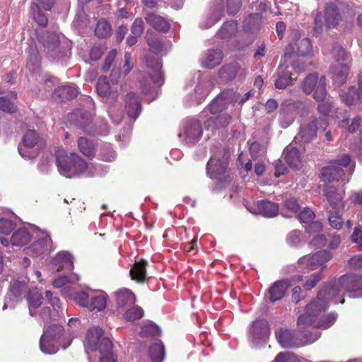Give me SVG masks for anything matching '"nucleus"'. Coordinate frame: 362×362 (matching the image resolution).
Instances as JSON below:
<instances>
[{"label":"nucleus","instance_id":"a18cd8bd","mask_svg":"<svg viewBox=\"0 0 362 362\" xmlns=\"http://www.w3.org/2000/svg\"><path fill=\"white\" fill-rule=\"evenodd\" d=\"M31 9L33 11V18L35 23L42 28L46 27L48 23V18L46 15L41 11L38 4L36 3H33L31 4Z\"/></svg>","mask_w":362,"mask_h":362},{"label":"nucleus","instance_id":"dca6fc26","mask_svg":"<svg viewBox=\"0 0 362 362\" xmlns=\"http://www.w3.org/2000/svg\"><path fill=\"white\" fill-rule=\"evenodd\" d=\"M317 130V119L311 117L308 124L302 126L300 129L299 136L301 141L308 143L316 137Z\"/></svg>","mask_w":362,"mask_h":362},{"label":"nucleus","instance_id":"f704fd0d","mask_svg":"<svg viewBox=\"0 0 362 362\" xmlns=\"http://www.w3.org/2000/svg\"><path fill=\"white\" fill-rule=\"evenodd\" d=\"M94 33L100 39L108 38L112 33L111 24L107 19L100 18L96 23Z\"/></svg>","mask_w":362,"mask_h":362},{"label":"nucleus","instance_id":"39448f33","mask_svg":"<svg viewBox=\"0 0 362 362\" xmlns=\"http://www.w3.org/2000/svg\"><path fill=\"white\" fill-rule=\"evenodd\" d=\"M341 13L349 17L355 16V11L346 3L341 1L328 2L325 5V23L327 28H337L342 20Z\"/></svg>","mask_w":362,"mask_h":362},{"label":"nucleus","instance_id":"c756f323","mask_svg":"<svg viewBox=\"0 0 362 362\" xmlns=\"http://www.w3.org/2000/svg\"><path fill=\"white\" fill-rule=\"evenodd\" d=\"M354 274H344L339 278L337 286L333 285L332 284H329L327 285H325V286H334L335 288H337L339 290V291H341V288L349 293H354V282L356 280L354 279Z\"/></svg>","mask_w":362,"mask_h":362},{"label":"nucleus","instance_id":"393cba45","mask_svg":"<svg viewBox=\"0 0 362 362\" xmlns=\"http://www.w3.org/2000/svg\"><path fill=\"white\" fill-rule=\"evenodd\" d=\"M78 125L85 134L90 136H95L99 134L93 122V117L89 112H86L81 114Z\"/></svg>","mask_w":362,"mask_h":362},{"label":"nucleus","instance_id":"de8ad7c7","mask_svg":"<svg viewBox=\"0 0 362 362\" xmlns=\"http://www.w3.org/2000/svg\"><path fill=\"white\" fill-rule=\"evenodd\" d=\"M231 117L228 114H223L208 119L209 125H214L216 128L226 127L230 122Z\"/></svg>","mask_w":362,"mask_h":362},{"label":"nucleus","instance_id":"9d476101","mask_svg":"<svg viewBox=\"0 0 362 362\" xmlns=\"http://www.w3.org/2000/svg\"><path fill=\"white\" fill-rule=\"evenodd\" d=\"M291 54L285 53L283 57V62H281L277 70L276 76L277 78L275 81V87L278 89H284L288 86L291 85L293 78H292V74L288 70L289 64L288 59H291Z\"/></svg>","mask_w":362,"mask_h":362},{"label":"nucleus","instance_id":"f3484780","mask_svg":"<svg viewBox=\"0 0 362 362\" xmlns=\"http://www.w3.org/2000/svg\"><path fill=\"white\" fill-rule=\"evenodd\" d=\"M269 324L267 320L260 319L253 322L250 328L249 335L252 340L262 339L269 333Z\"/></svg>","mask_w":362,"mask_h":362},{"label":"nucleus","instance_id":"423d86ee","mask_svg":"<svg viewBox=\"0 0 362 362\" xmlns=\"http://www.w3.org/2000/svg\"><path fill=\"white\" fill-rule=\"evenodd\" d=\"M37 39L47 57L56 59L61 56V40L57 33L47 30L37 33Z\"/></svg>","mask_w":362,"mask_h":362},{"label":"nucleus","instance_id":"5701e85b","mask_svg":"<svg viewBox=\"0 0 362 362\" xmlns=\"http://www.w3.org/2000/svg\"><path fill=\"white\" fill-rule=\"evenodd\" d=\"M258 213L264 217L272 218L278 214L279 204L268 200H261L257 204Z\"/></svg>","mask_w":362,"mask_h":362},{"label":"nucleus","instance_id":"4d7b16f0","mask_svg":"<svg viewBox=\"0 0 362 362\" xmlns=\"http://www.w3.org/2000/svg\"><path fill=\"white\" fill-rule=\"evenodd\" d=\"M296 107V102L292 99L285 100L281 105L280 114L284 117L289 116Z\"/></svg>","mask_w":362,"mask_h":362},{"label":"nucleus","instance_id":"3c124183","mask_svg":"<svg viewBox=\"0 0 362 362\" xmlns=\"http://www.w3.org/2000/svg\"><path fill=\"white\" fill-rule=\"evenodd\" d=\"M313 96L314 98L319 102L325 100L327 96L325 76H322L320 78Z\"/></svg>","mask_w":362,"mask_h":362},{"label":"nucleus","instance_id":"f03ea898","mask_svg":"<svg viewBox=\"0 0 362 362\" xmlns=\"http://www.w3.org/2000/svg\"><path fill=\"white\" fill-rule=\"evenodd\" d=\"M211 151L213 154L206 164L207 175L221 184L230 182L231 170L228 167L229 151L222 148L221 145L214 146Z\"/></svg>","mask_w":362,"mask_h":362},{"label":"nucleus","instance_id":"603ef678","mask_svg":"<svg viewBox=\"0 0 362 362\" xmlns=\"http://www.w3.org/2000/svg\"><path fill=\"white\" fill-rule=\"evenodd\" d=\"M110 85L106 76H100L96 84L98 93L103 97H106L110 93Z\"/></svg>","mask_w":362,"mask_h":362},{"label":"nucleus","instance_id":"2eb2a0df","mask_svg":"<svg viewBox=\"0 0 362 362\" xmlns=\"http://www.w3.org/2000/svg\"><path fill=\"white\" fill-rule=\"evenodd\" d=\"M78 151L85 157L93 159L96 156L97 141L85 136H80L77 140Z\"/></svg>","mask_w":362,"mask_h":362},{"label":"nucleus","instance_id":"b1692460","mask_svg":"<svg viewBox=\"0 0 362 362\" xmlns=\"http://www.w3.org/2000/svg\"><path fill=\"white\" fill-rule=\"evenodd\" d=\"M78 125L85 134L90 136H95L99 134L93 122V117L89 112H86L81 114Z\"/></svg>","mask_w":362,"mask_h":362},{"label":"nucleus","instance_id":"cd10ccee","mask_svg":"<svg viewBox=\"0 0 362 362\" xmlns=\"http://www.w3.org/2000/svg\"><path fill=\"white\" fill-rule=\"evenodd\" d=\"M223 59V54L221 49H209L203 61V66L206 68L213 69L219 65Z\"/></svg>","mask_w":362,"mask_h":362},{"label":"nucleus","instance_id":"8fccbe9b","mask_svg":"<svg viewBox=\"0 0 362 362\" xmlns=\"http://www.w3.org/2000/svg\"><path fill=\"white\" fill-rule=\"evenodd\" d=\"M144 315V310L140 306H134L127 310L123 315L125 321L132 322L141 319Z\"/></svg>","mask_w":362,"mask_h":362},{"label":"nucleus","instance_id":"6e6552de","mask_svg":"<svg viewBox=\"0 0 362 362\" xmlns=\"http://www.w3.org/2000/svg\"><path fill=\"white\" fill-rule=\"evenodd\" d=\"M103 330L99 327H92L87 333L88 346L92 350L98 349L100 354L112 352V343L107 337H103Z\"/></svg>","mask_w":362,"mask_h":362},{"label":"nucleus","instance_id":"412c9836","mask_svg":"<svg viewBox=\"0 0 362 362\" xmlns=\"http://www.w3.org/2000/svg\"><path fill=\"white\" fill-rule=\"evenodd\" d=\"M78 93L76 86H62L54 90V98L64 102L76 98Z\"/></svg>","mask_w":362,"mask_h":362},{"label":"nucleus","instance_id":"6e6d98bb","mask_svg":"<svg viewBox=\"0 0 362 362\" xmlns=\"http://www.w3.org/2000/svg\"><path fill=\"white\" fill-rule=\"evenodd\" d=\"M90 295L88 293L81 291L76 292L71 296V299L78 305L88 309Z\"/></svg>","mask_w":362,"mask_h":362},{"label":"nucleus","instance_id":"9b49d317","mask_svg":"<svg viewBox=\"0 0 362 362\" xmlns=\"http://www.w3.org/2000/svg\"><path fill=\"white\" fill-rule=\"evenodd\" d=\"M144 19L148 25L158 32L166 33L170 29L169 21L154 12H147Z\"/></svg>","mask_w":362,"mask_h":362},{"label":"nucleus","instance_id":"a211bd4d","mask_svg":"<svg viewBox=\"0 0 362 362\" xmlns=\"http://www.w3.org/2000/svg\"><path fill=\"white\" fill-rule=\"evenodd\" d=\"M148 262L144 259L135 262L129 271L131 279L138 283H144L146 281V267Z\"/></svg>","mask_w":362,"mask_h":362},{"label":"nucleus","instance_id":"774afa93","mask_svg":"<svg viewBox=\"0 0 362 362\" xmlns=\"http://www.w3.org/2000/svg\"><path fill=\"white\" fill-rule=\"evenodd\" d=\"M148 45L149 46L150 51L156 54H160L163 50L162 41L158 38L148 40Z\"/></svg>","mask_w":362,"mask_h":362},{"label":"nucleus","instance_id":"f257e3e1","mask_svg":"<svg viewBox=\"0 0 362 362\" xmlns=\"http://www.w3.org/2000/svg\"><path fill=\"white\" fill-rule=\"evenodd\" d=\"M339 296V290L334 286H324L317 293L316 299L305 306V313L301 314L297 320V326L299 328L312 327L317 329H327L337 320V314L330 313L320 318V313L326 310L328 301Z\"/></svg>","mask_w":362,"mask_h":362},{"label":"nucleus","instance_id":"aec40b11","mask_svg":"<svg viewBox=\"0 0 362 362\" xmlns=\"http://www.w3.org/2000/svg\"><path fill=\"white\" fill-rule=\"evenodd\" d=\"M284 158L288 165L293 169H299L302 165L300 153L295 147L288 146L284 150Z\"/></svg>","mask_w":362,"mask_h":362},{"label":"nucleus","instance_id":"0e129e2a","mask_svg":"<svg viewBox=\"0 0 362 362\" xmlns=\"http://www.w3.org/2000/svg\"><path fill=\"white\" fill-rule=\"evenodd\" d=\"M15 226V223L11 220L6 218L0 219V233L8 235L14 230Z\"/></svg>","mask_w":362,"mask_h":362},{"label":"nucleus","instance_id":"7c9ffc66","mask_svg":"<svg viewBox=\"0 0 362 362\" xmlns=\"http://www.w3.org/2000/svg\"><path fill=\"white\" fill-rule=\"evenodd\" d=\"M117 307L124 308L134 304L136 297L133 292L129 289L119 290L115 294Z\"/></svg>","mask_w":362,"mask_h":362},{"label":"nucleus","instance_id":"c03bdc74","mask_svg":"<svg viewBox=\"0 0 362 362\" xmlns=\"http://www.w3.org/2000/svg\"><path fill=\"white\" fill-rule=\"evenodd\" d=\"M149 356L153 362H161L165 356V349L163 344H154L148 350Z\"/></svg>","mask_w":362,"mask_h":362},{"label":"nucleus","instance_id":"e433bc0d","mask_svg":"<svg viewBox=\"0 0 362 362\" xmlns=\"http://www.w3.org/2000/svg\"><path fill=\"white\" fill-rule=\"evenodd\" d=\"M17 93L13 91L11 93V98L8 95L0 97V110L12 114L17 110V107L11 99L16 100L17 99Z\"/></svg>","mask_w":362,"mask_h":362},{"label":"nucleus","instance_id":"bb28decb","mask_svg":"<svg viewBox=\"0 0 362 362\" xmlns=\"http://www.w3.org/2000/svg\"><path fill=\"white\" fill-rule=\"evenodd\" d=\"M293 50L298 56L310 57L313 55L312 42L307 37L298 39L295 42Z\"/></svg>","mask_w":362,"mask_h":362},{"label":"nucleus","instance_id":"0eeeda50","mask_svg":"<svg viewBox=\"0 0 362 362\" xmlns=\"http://www.w3.org/2000/svg\"><path fill=\"white\" fill-rule=\"evenodd\" d=\"M332 258V254L328 250H321L313 255H305L300 257L298 261V267L301 269L315 270L321 268L325 269V263Z\"/></svg>","mask_w":362,"mask_h":362},{"label":"nucleus","instance_id":"09e8293b","mask_svg":"<svg viewBox=\"0 0 362 362\" xmlns=\"http://www.w3.org/2000/svg\"><path fill=\"white\" fill-rule=\"evenodd\" d=\"M240 95L233 89H226L217 96V101L223 100L228 105L230 103H235L239 99Z\"/></svg>","mask_w":362,"mask_h":362},{"label":"nucleus","instance_id":"7ed1b4c3","mask_svg":"<svg viewBox=\"0 0 362 362\" xmlns=\"http://www.w3.org/2000/svg\"><path fill=\"white\" fill-rule=\"evenodd\" d=\"M57 165L59 173L66 177L78 176L84 173L88 168V163L75 152L67 153L59 151L56 155Z\"/></svg>","mask_w":362,"mask_h":362},{"label":"nucleus","instance_id":"ea45409f","mask_svg":"<svg viewBox=\"0 0 362 362\" xmlns=\"http://www.w3.org/2000/svg\"><path fill=\"white\" fill-rule=\"evenodd\" d=\"M238 29L236 21H231L225 23L217 33V36L221 39H226L234 35Z\"/></svg>","mask_w":362,"mask_h":362},{"label":"nucleus","instance_id":"13d9d810","mask_svg":"<svg viewBox=\"0 0 362 362\" xmlns=\"http://www.w3.org/2000/svg\"><path fill=\"white\" fill-rule=\"evenodd\" d=\"M158 327L153 323L147 324L143 326L140 331V335L143 337H156L159 334Z\"/></svg>","mask_w":362,"mask_h":362},{"label":"nucleus","instance_id":"6ab92c4d","mask_svg":"<svg viewBox=\"0 0 362 362\" xmlns=\"http://www.w3.org/2000/svg\"><path fill=\"white\" fill-rule=\"evenodd\" d=\"M344 175V170L337 165L323 167L321 170L322 180L325 182L339 181Z\"/></svg>","mask_w":362,"mask_h":362},{"label":"nucleus","instance_id":"c9c22d12","mask_svg":"<svg viewBox=\"0 0 362 362\" xmlns=\"http://www.w3.org/2000/svg\"><path fill=\"white\" fill-rule=\"evenodd\" d=\"M341 100L349 106L361 103L358 90L355 86L350 87L346 91L340 93Z\"/></svg>","mask_w":362,"mask_h":362},{"label":"nucleus","instance_id":"052dcab7","mask_svg":"<svg viewBox=\"0 0 362 362\" xmlns=\"http://www.w3.org/2000/svg\"><path fill=\"white\" fill-rule=\"evenodd\" d=\"M341 212H337L334 211V212L329 211V225L334 229L339 230L342 227L343 221L341 218L339 214Z\"/></svg>","mask_w":362,"mask_h":362},{"label":"nucleus","instance_id":"bf43d9fd","mask_svg":"<svg viewBox=\"0 0 362 362\" xmlns=\"http://www.w3.org/2000/svg\"><path fill=\"white\" fill-rule=\"evenodd\" d=\"M144 32V22L142 18H136L131 25L132 34L141 37Z\"/></svg>","mask_w":362,"mask_h":362},{"label":"nucleus","instance_id":"ddd939ff","mask_svg":"<svg viewBox=\"0 0 362 362\" xmlns=\"http://www.w3.org/2000/svg\"><path fill=\"white\" fill-rule=\"evenodd\" d=\"M291 286V284L288 279H281L275 281L268 290L269 301L274 303L282 299Z\"/></svg>","mask_w":362,"mask_h":362},{"label":"nucleus","instance_id":"f8f14e48","mask_svg":"<svg viewBox=\"0 0 362 362\" xmlns=\"http://www.w3.org/2000/svg\"><path fill=\"white\" fill-rule=\"evenodd\" d=\"M324 192L325 196L332 209L337 212H343L344 209L343 194L339 192L337 189L334 186L325 187Z\"/></svg>","mask_w":362,"mask_h":362},{"label":"nucleus","instance_id":"5fc2aeb1","mask_svg":"<svg viewBox=\"0 0 362 362\" xmlns=\"http://www.w3.org/2000/svg\"><path fill=\"white\" fill-rule=\"evenodd\" d=\"M331 54L332 57L337 62L348 61L350 58V56L346 52V49L339 45H334L332 47Z\"/></svg>","mask_w":362,"mask_h":362},{"label":"nucleus","instance_id":"58836bf2","mask_svg":"<svg viewBox=\"0 0 362 362\" xmlns=\"http://www.w3.org/2000/svg\"><path fill=\"white\" fill-rule=\"evenodd\" d=\"M186 136L192 140L199 139L202 134V124L198 120L191 121L185 129Z\"/></svg>","mask_w":362,"mask_h":362},{"label":"nucleus","instance_id":"a878e982","mask_svg":"<svg viewBox=\"0 0 362 362\" xmlns=\"http://www.w3.org/2000/svg\"><path fill=\"white\" fill-rule=\"evenodd\" d=\"M350 71L348 64H341L332 69V81L337 86H341L346 83Z\"/></svg>","mask_w":362,"mask_h":362},{"label":"nucleus","instance_id":"79ce46f5","mask_svg":"<svg viewBox=\"0 0 362 362\" xmlns=\"http://www.w3.org/2000/svg\"><path fill=\"white\" fill-rule=\"evenodd\" d=\"M99 159L104 162H112L116 158V153L110 144H103L99 149Z\"/></svg>","mask_w":362,"mask_h":362},{"label":"nucleus","instance_id":"680f3d73","mask_svg":"<svg viewBox=\"0 0 362 362\" xmlns=\"http://www.w3.org/2000/svg\"><path fill=\"white\" fill-rule=\"evenodd\" d=\"M322 279V274L321 272H315L303 284V288L305 290H311Z\"/></svg>","mask_w":362,"mask_h":362},{"label":"nucleus","instance_id":"473e14b6","mask_svg":"<svg viewBox=\"0 0 362 362\" xmlns=\"http://www.w3.org/2000/svg\"><path fill=\"white\" fill-rule=\"evenodd\" d=\"M28 54L26 66L30 71L34 72L40 68L41 62V57L35 45L29 47Z\"/></svg>","mask_w":362,"mask_h":362},{"label":"nucleus","instance_id":"69168bd1","mask_svg":"<svg viewBox=\"0 0 362 362\" xmlns=\"http://www.w3.org/2000/svg\"><path fill=\"white\" fill-rule=\"evenodd\" d=\"M314 212L308 207L304 208V209L300 212L298 215V220L305 223H309L315 218Z\"/></svg>","mask_w":362,"mask_h":362},{"label":"nucleus","instance_id":"4468645a","mask_svg":"<svg viewBox=\"0 0 362 362\" xmlns=\"http://www.w3.org/2000/svg\"><path fill=\"white\" fill-rule=\"evenodd\" d=\"M125 109L129 117L136 119L141 111V100L134 92L125 96Z\"/></svg>","mask_w":362,"mask_h":362},{"label":"nucleus","instance_id":"2f4dec72","mask_svg":"<svg viewBox=\"0 0 362 362\" xmlns=\"http://www.w3.org/2000/svg\"><path fill=\"white\" fill-rule=\"evenodd\" d=\"M107 296L105 293H91L90 295L88 310L90 311H101L105 308Z\"/></svg>","mask_w":362,"mask_h":362},{"label":"nucleus","instance_id":"c85d7f7f","mask_svg":"<svg viewBox=\"0 0 362 362\" xmlns=\"http://www.w3.org/2000/svg\"><path fill=\"white\" fill-rule=\"evenodd\" d=\"M146 66L148 68L152 70L150 73L151 78L155 83H160L163 78V74L161 71L162 62L158 58H149L146 57Z\"/></svg>","mask_w":362,"mask_h":362},{"label":"nucleus","instance_id":"4c0bfd02","mask_svg":"<svg viewBox=\"0 0 362 362\" xmlns=\"http://www.w3.org/2000/svg\"><path fill=\"white\" fill-rule=\"evenodd\" d=\"M26 299L29 304L30 314L33 316L35 313L33 309L38 308L42 303V296L37 290H29L26 295Z\"/></svg>","mask_w":362,"mask_h":362},{"label":"nucleus","instance_id":"72a5a7b5","mask_svg":"<svg viewBox=\"0 0 362 362\" xmlns=\"http://www.w3.org/2000/svg\"><path fill=\"white\" fill-rule=\"evenodd\" d=\"M28 291V285L25 282L19 281H13L9 288L10 296L13 300L22 299Z\"/></svg>","mask_w":362,"mask_h":362},{"label":"nucleus","instance_id":"20e7f679","mask_svg":"<svg viewBox=\"0 0 362 362\" xmlns=\"http://www.w3.org/2000/svg\"><path fill=\"white\" fill-rule=\"evenodd\" d=\"M298 328L296 330L279 329L276 337L278 341L283 348L298 347L313 341L310 332L304 330L306 328H299L298 327Z\"/></svg>","mask_w":362,"mask_h":362},{"label":"nucleus","instance_id":"37998d69","mask_svg":"<svg viewBox=\"0 0 362 362\" xmlns=\"http://www.w3.org/2000/svg\"><path fill=\"white\" fill-rule=\"evenodd\" d=\"M51 238H42L34 242L29 250L33 255L39 256L47 250V245L51 242Z\"/></svg>","mask_w":362,"mask_h":362},{"label":"nucleus","instance_id":"338daca9","mask_svg":"<svg viewBox=\"0 0 362 362\" xmlns=\"http://www.w3.org/2000/svg\"><path fill=\"white\" fill-rule=\"evenodd\" d=\"M216 100L217 97L211 101L209 106V110L212 114H216L219 112H221L228 106L226 104V102L223 101V100H220L219 101H217V103H216Z\"/></svg>","mask_w":362,"mask_h":362},{"label":"nucleus","instance_id":"49530a36","mask_svg":"<svg viewBox=\"0 0 362 362\" xmlns=\"http://www.w3.org/2000/svg\"><path fill=\"white\" fill-rule=\"evenodd\" d=\"M240 68V64L238 62L230 63L221 68V74L224 78L232 80L237 75Z\"/></svg>","mask_w":362,"mask_h":362},{"label":"nucleus","instance_id":"1a4fd4ad","mask_svg":"<svg viewBox=\"0 0 362 362\" xmlns=\"http://www.w3.org/2000/svg\"><path fill=\"white\" fill-rule=\"evenodd\" d=\"M63 327L59 325L54 324L45 327L44 332L40 339L41 351L49 354L54 353V341L63 334Z\"/></svg>","mask_w":362,"mask_h":362},{"label":"nucleus","instance_id":"e2e57ef3","mask_svg":"<svg viewBox=\"0 0 362 362\" xmlns=\"http://www.w3.org/2000/svg\"><path fill=\"white\" fill-rule=\"evenodd\" d=\"M291 54V59H288V64L291 65L293 69L297 73H301L306 69V63L300 59H292L293 54Z\"/></svg>","mask_w":362,"mask_h":362},{"label":"nucleus","instance_id":"4be33fe9","mask_svg":"<svg viewBox=\"0 0 362 362\" xmlns=\"http://www.w3.org/2000/svg\"><path fill=\"white\" fill-rule=\"evenodd\" d=\"M32 235L25 228H20L16 230L10 238L13 246L23 247L31 241Z\"/></svg>","mask_w":362,"mask_h":362},{"label":"nucleus","instance_id":"864d4df0","mask_svg":"<svg viewBox=\"0 0 362 362\" xmlns=\"http://www.w3.org/2000/svg\"><path fill=\"white\" fill-rule=\"evenodd\" d=\"M39 141V136L35 130H28L23 138V144L25 148H33Z\"/></svg>","mask_w":362,"mask_h":362},{"label":"nucleus","instance_id":"a19ab883","mask_svg":"<svg viewBox=\"0 0 362 362\" xmlns=\"http://www.w3.org/2000/svg\"><path fill=\"white\" fill-rule=\"evenodd\" d=\"M319 79L318 74L316 72L307 76L301 84L303 92L307 95H310L317 86Z\"/></svg>","mask_w":362,"mask_h":362}]
</instances>
